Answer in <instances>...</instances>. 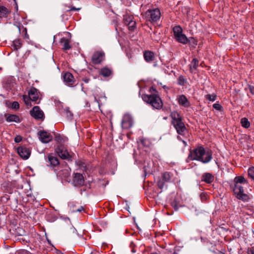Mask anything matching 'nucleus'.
Returning <instances> with one entry per match:
<instances>
[{"label":"nucleus","instance_id":"45","mask_svg":"<svg viewBox=\"0 0 254 254\" xmlns=\"http://www.w3.org/2000/svg\"><path fill=\"white\" fill-rule=\"evenodd\" d=\"M56 138H57L58 141H60L61 140V136H57Z\"/></svg>","mask_w":254,"mask_h":254},{"label":"nucleus","instance_id":"14","mask_svg":"<svg viewBox=\"0 0 254 254\" xmlns=\"http://www.w3.org/2000/svg\"><path fill=\"white\" fill-rule=\"evenodd\" d=\"M28 96L32 101L36 102L39 98V92L36 88H32L28 92Z\"/></svg>","mask_w":254,"mask_h":254},{"label":"nucleus","instance_id":"31","mask_svg":"<svg viewBox=\"0 0 254 254\" xmlns=\"http://www.w3.org/2000/svg\"><path fill=\"white\" fill-rule=\"evenodd\" d=\"M205 97L206 99L210 101H214L216 99V95L215 94H207Z\"/></svg>","mask_w":254,"mask_h":254},{"label":"nucleus","instance_id":"6","mask_svg":"<svg viewBox=\"0 0 254 254\" xmlns=\"http://www.w3.org/2000/svg\"><path fill=\"white\" fill-rule=\"evenodd\" d=\"M133 125L131 117L129 114H125L122 121V127L127 129L131 127Z\"/></svg>","mask_w":254,"mask_h":254},{"label":"nucleus","instance_id":"21","mask_svg":"<svg viewBox=\"0 0 254 254\" xmlns=\"http://www.w3.org/2000/svg\"><path fill=\"white\" fill-rule=\"evenodd\" d=\"M62 43H63V49L64 50H67L71 48V46L69 45V41L66 39L64 38H63L61 40Z\"/></svg>","mask_w":254,"mask_h":254},{"label":"nucleus","instance_id":"3","mask_svg":"<svg viewBox=\"0 0 254 254\" xmlns=\"http://www.w3.org/2000/svg\"><path fill=\"white\" fill-rule=\"evenodd\" d=\"M171 117L172 119V123L178 133L184 135L187 129L184 123L182 122L181 116L177 112L174 111L171 113Z\"/></svg>","mask_w":254,"mask_h":254},{"label":"nucleus","instance_id":"29","mask_svg":"<svg viewBox=\"0 0 254 254\" xmlns=\"http://www.w3.org/2000/svg\"><path fill=\"white\" fill-rule=\"evenodd\" d=\"M21 43L20 40H16L13 41V49L15 50H17L21 47Z\"/></svg>","mask_w":254,"mask_h":254},{"label":"nucleus","instance_id":"35","mask_svg":"<svg viewBox=\"0 0 254 254\" xmlns=\"http://www.w3.org/2000/svg\"><path fill=\"white\" fill-rule=\"evenodd\" d=\"M213 107L217 110H220L222 108V106L219 104L215 103L213 105Z\"/></svg>","mask_w":254,"mask_h":254},{"label":"nucleus","instance_id":"26","mask_svg":"<svg viewBox=\"0 0 254 254\" xmlns=\"http://www.w3.org/2000/svg\"><path fill=\"white\" fill-rule=\"evenodd\" d=\"M101 74L104 76H109L111 74V70L108 68H103L101 70Z\"/></svg>","mask_w":254,"mask_h":254},{"label":"nucleus","instance_id":"33","mask_svg":"<svg viewBox=\"0 0 254 254\" xmlns=\"http://www.w3.org/2000/svg\"><path fill=\"white\" fill-rule=\"evenodd\" d=\"M11 108L14 109H18L19 108V104L17 102H13L11 104Z\"/></svg>","mask_w":254,"mask_h":254},{"label":"nucleus","instance_id":"5","mask_svg":"<svg viewBox=\"0 0 254 254\" xmlns=\"http://www.w3.org/2000/svg\"><path fill=\"white\" fill-rule=\"evenodd\" d=\"M161 16L160 10L157 8H153L147 10L143 14V18L151 22H156L159 20Z\"/></svg>","mask_w":254,"mask_h":254},{"label":"nucleus","instance_id":"47","mask_svg":"<svg viewBox=\"0 0 254 254\" xmlns=\"http://www.w3.org/2000/svg\"><path fill=\"white\" fill-rule=\"evenodd\" d=\"M183 142H184V143L185 144H186V142H185V141H184Z\"/></svg>","mask_w":254,"mask_h":254},{"label":"nucleus","instance_id":"24","mask_svg":"<svg viewBox=\"0 0 254 254\" xmlns=\"http://www.w3.org/2000/svg\"><path fill=\"white\" fill-rule=\"evenodd\" d=\"M173 32L174 36L176 37V36L183 33V29L181 26H176L173 28Z\"/></svg>","mask_w":254,"mask_h":254},{"label":"nucleus","instance_id":"8","mask_svg":"<svg viewBox=\"0 0 254 254\" xmlns=\"http://www.w3.org/2000/svg\"><path fill=\"white\" fill-rule=\"evenodd\" d=\"M31 115L36 119H43L44 114L39 106H35L30 111Z\"/></svg>","mask_w":254,"mask_h":254},{"label":"nucleus","instance_id":"28","mask_svg":"<svg viewBox=\"0 0 254 254\" xmlns=\"http://www.w3.org/2000/svg\"><path fill=\"white\" fill-rule=\"evenodd\" d=\"M248 177L252 180H254V168L253 167H250L248 171Z\"/></svg>","mask_w":254,"mask_h":254},{"label":"nucleus","instance_id":"25","mask_svg":"<svg viewBox=\"0 0 254 254\" xmlns=\"http://www.w3.org/2000/svg\"><path fill=\"white\" fill-rule=\"evenodd\" d=\"M128 18L129 19V22L127 23V25L128 26V28L130 30L132 31L134 30V29L135 28L136 23L134 21L132 20V17H128Z\"/></svg>","mask_w":254,"mask_h":254},{"label":"nucleus","instance_id":"11","mask_svg":"<svg viewBox=\"0 0 254 254\" xmlns=\"http://www.w3.org/2000/svg\"><path fill=\"white\" fill-rule=\"evenodd\" d=\"M17 153L23 159H27L30 155L29 149L26 147H20L17 148Z\"/></svg>","mask_w":254,"mask_h":254},{"label":"nucleus","instance_id":"17","mask_svg":"<svg viewBox=\"0 0 254 254\" xmlns=\"http://www.w3.org/2000/svg\"><path fill=\"white\" fill-rule=\"evenodd\" d=\"M48 162L51 166H56L59 164V161L57 157L52 154H49L48 156Z\"/></svg>","mask_w":254,"mask_h":254},{"label":"nucleus","instance_id":"4","mask_svg":"<svg viewBox=\"0 0 254 254\" xmlns=\"http://www.w3.org/2000/svg\"><path fill=\"white\" fill-rule=\"evenodd\" d=\"M142 98L144 101L149 104L156 109H160L163 107V102L159 96L156 94L143 95Z\"/></svg>","mask_w":254,"mask_h":254},{"label":"nucleus","instance_id":"34","mask_svg":"<svg viewBox=\"0 0 254 254\" xmlns=\"http://www.w3.org/2000/svg\"><path fill=\"white\" fill-rule=\"evenodd\" d=\"M163 180L165 181H169L170 180V178L169 174L168 173H164L163 175Z\"/></svg>","mask_w":254,"mask_h":254},{"label":"nucleus","instance_id":"10","mask_svg":"<svg viewBox=\"0 0 254 254\" xmlns=\"http://www.w3.org/2000/svg\"><path fill=\"white\" fill-rule=\"evenodd\" d=\"M38 135L39 139L43 143H48L52 139L50 133L45 131H39Z\"/></svg>","mask_w":254,"mask_h":254},{"label":"nucleus","instance_id":"42","mask_svg":"<svg viewBox=\"0 0 254 254\" xmlns=\"http://www.w3.org/2000/svg\"><path fill=\"white\" fill-rule=\"evenodd\" d=\"M83 210V208L82 207H80L79 208L77 209L76 211L77 212H81Z\"/></svg>","mask_w":254,"mask_h":254},{"label":"nucleus","instance_id":"15","mask_svg":"<svg viewBox=\"0 0 254 254\" xmlns=\"http://www.w3.org/2000/svg\"><path fill=\"white\" fill-rule=\"evenodd\" d=\"M178 102L180 105L185 107H188L190 106V105L187 97L184 95L179 96L178 97Z\"/></svg>","mask_w":254,"mask_h":254},{"label":"nucleus","instance_id":"12","mask_svg":"<svg viewBox=\"0 0 254 254\" xmlns=\"http://www.w3.org/2000/svg\"><path fill=\"white\" fill-rule=\"evenodd\" d=\"M58 155L63 159H69L71 157L67 151L63 146H60L57 149Z\"/></svg>","mask_w":254,"mask_h":254},{"label":"nucleus","instance_id":"19","mask_svg":"<svg viewBox=\"0 0 254 254\" xmlns=\"http://www.w3.org/2000/svg\"><path fill=\"white\" fill-rule=\"evenodd\" d=\"M144 58L147 62H152L154 59V54L150 51H145L144 53Z\"/></svg>","mask_w":254,"mask_h":254},{"label":"nucleus","instance_id":"2","mask_svg":"<svg viewBox=\"0 0 254 254\" xmlns=\"http://www.w3.org/2000/svg\"><path fill=\"white\" fill-rule=\"evenodd\" d=\"M247 182L246 180L243 176L236 177L234 179V185L233 190L236 196L240 199L245 200L247 195L244 193V189L241 184Z\"/></svg>","mask_w":254,"mask_h":254},{"label":"nucleus","instance_id":"39","mask_svg":"<svg viewBox=\"0 0 254 254\" xmlns=\"http://www.w3.org/2000/svg\"><path fill=\"white\" fill-rule=\"evenodd\" d=\"M247 254H254V250L253 248L248 250Z\"/></svg>","mask_w":254,"mask_h":254},{"label":"nucleus","instance_id":"40","mask_svg":"<svg viewBox=\"0 0 254 254\" xmlns=\"http://www.w3.org/2000/svg\"><path fill=\"white\" fill-rule=\"evenodd\" d=\"M200 196L202 201H204L206 199V196L204 193H201Z\"/></svg>","mask_w":254,"mask_h":254},{"label":"nucleus","instance_id":"43","mask_svg":"<svg viewBox=\"0 0 254 254\" xmlns=\"http://www.w3.org/2000/svg\"><path fill=\"white\" fill-rule=\"evenodd\" d=\"M83 81L85 82V83H88L89 81V78H85Z\"/></svg>","mask_w":254,"mask_h":254},{"label":"nucleus","instance_id":"9","mask_svg":"<svg viewBox=\"0 0 254 254\" xmlns=\"http://www.w3.org/2000/svg\"><path fill=\"white\" fill-rule=\"evenodd\" d=\"M64 83L69 86H72L75 83V80L73 75L69 72H66L63 76Z\"/></svg>","mask_w":254,"mask_h":254},{"label":"nucleus","instance_id":"37","mask_svg":"<svg viewBox=\"0 0 254 254\" xmlns=\"http://www.w3.org/2000/svg\"><path fill=\"white\" fill-rule=\"evenodd\" d=\"M22 140V138L20 136H16L14 138V141L15 142L18 143L21 141Z\"/></svg>","mask_w":254,"mask_h":254},{"label":"nucleus","instance_id":"41","mask_svg":"<svg viewBox=\"0 0 254 254\" xmlns=\"http://www.w3.org/2000/svg\"><path fill=\"white\" fill-rule=\"evenodd\" d=\"M81 8H76L74 6H72L70 9L67 10V11H70V10H76V11H79L80 10Z\"/></svg>","mask_w":254,"mask_h":254},{"label":"nucleus","instance_id":"1","mask_svg":"<svg viewBox=\"0 0 254 254\" xmlns=\"http://www.w3.org/2000/svg\"><path fill=\"white\" fill-rule=\"evenodd\" d=\"M212 155L211 151H206L203 147L199 146L191 151L188 158L191 160H196L203 163H207L212 159Z\"/></svg>","mask_w":254,"mask_h":254},{"label":"nucleus","instance_id":"30","mask_svg":"<svg viewBox=\"0 0 254 254\" xmlns=\"http://www.w3.org/2000/svg\"><path fill=\"white\" fill-rule=\"evenodd\" d=\"M22 98H23L24 102H25V104L27 106H31V102H30L31 100L29 98V96L28 97L26 95H23L22 97Z\"/></svg>","mask_w":254,"mask_h":254},{"label":"nucleus","instance_id":"22","mask_svg":"<svg viewBox=\"0 0 254 254\" xmlns=\"http://www.w3.org/2000/svg\"><path fill=\"white\" fill-rule=\"evenodd\" d=\"M198 61L194 58L190 64V70L191 72H193V70H195L198 65Z\"/></svg>","mask_w":254,"mask_h":254},{"label":"nucleus","instance_id":"48","mask_svg":"<svg viewBox=\"0 0 254 254\" xmlns=\"http://www.w3.org/2000/svg\"><path fill=\"white\" fill-rule=\"evenodd\" d=\"M14 1H15V0H14Z\"/></svg>","mask_w":254,"mask_h":254},{"label":"nucleus","instance_id":"7","mask_svg":"<svg viewBox=\"0 0 254 254\" xmlns=\"http://www.w3.org/2000/svg\"><path fill=\"white\" fill-rule=\"evenodd\" d=\"M84 183L83 175L80 173H75L73 174L72 184L74 186H81Z\"/></svg>","mask_w":254,"mask_h":254},{"label":"nucleus","instance_id":"44","mask_svg":"<svg viewBox=\"0 0 254 254\" xmlns=\"http://www.w3.org/2000/svg\"><path fill=\"white\" fill-rule=\"evenodd\" d=\"M94 99L96 102H98L97 97L96 95H94Z\"/></svg>","mask_w":254,"mask_h":254},{"label":"nucleus","instance_id":"46","mask_svg":"<svg viewBox=\"0 0 254 254\" xmlns=\"http://www.w3.org/2000/svg\"><path fill=\"white\" fill-rule=\"evenodd\" d=\"M132 252H134V250L133 249L132 250Z\"/></svg>","mask_w":254,"mask_h":254},{"label":"nucleus","instance_id":"20","mask_svg":"<svg viewBox=\"0 0 254 254\" xmlns=\"http://www.w3.org/2000/svg\"><path fill=\"white\" fill-rule=\"evenodd\" d=\"M202 181L207 183H210L214 180L213 176L210 173H205L202 176Z\"/></svg>","mask_w":254,"mask_h":254},{"label":"nucleus","instance_id":"38","mask_svg":"<svg viewBox=\"0 0 254 254\" xmlns=\"http://www.w3.org/2000/svg\"><path fill=\"white\" fill-rule=\"evenodd\" d=\"M65 113L66 114V116L68 117V118H71L72 116V114L71 113V112L69 111L68 109H67L66 111H65Z\"/></svg>","mask_w":254,"mask_h":254},{"label":"nucleus","instance_id":"32","mask_svg":"<svg viewBox=\"0 0 254 254\" xmlns=\"http://www.w3.org/2000/svg\"><path fill=\"white\" fill-rule=\"evenodd\" d=\"M141 143L144 146H148L149 145V141L146 138H141L140 139Z\"/></svg>","mask_w":254,"mask_h":254},{"label":"nucleus","instance_id":"23","mask_svg":"<svg viewBox=\"0 0 254 254\" xmlns=\"http://www.w3.org/2000/svg\"><path fill=\"white\" fill-rule=\"evenodd\" d=\"M8 12L9 11L6 7L0 5V17H6Z\"/></svg>","mask_w":254,"mask_h":254},{"label":"nucleus","instance_id":"16","mask_svg":"<svg viewBox=\"0 0 254 254\" xmlns=\"http://www.w3.org/2000/svg\"><path fill=\"white\" fill-rule=\"evenodd\" d=\"M6 121L8 122H14L18 123L20 122L18 116L15 115L6 114L5 115Z\"/></svg>","mask_w":254,"mask_h":254},{"label":"nucleus","instance_id":"27","mask_svg":"<svg viewBox=\"0 0 254 254\" xmlns=\"http://www.w3.org/2000/svg\"><path fill=\"white\" fill-rule=\"evenodd\" d=\"M241 123L242 126L245 128H248L250 126V122L246 118H243L241 119Z\"/></svg>","mask_w":254,"mask_h":254},{"label":"nucleus","instance_id":"36","mask_svg":"<svg viewBox=\"0 0 254 254\" xmlns=\"http://www.w3.org/2000/svg\"><path fill=\"white\" fill-rule=\"evenodd\" d=\"M127 17H132L131 16L126 15L124 16V20L126 24L127 25V23L129 22V19Z\"/></svg>","mask_w":254,"mask_h":254},{"label":"nucleus","instance_id":"13","mask_svg":"<svg viewBox=\"0 0 254 254\" xmlns=\"http://www.w3.org/2000/svg\"><path fill=\"white\" fill-rule=\"evenodd\" d=\"M104 53L101 52H95L92 57V62L94 64H98L100 63L104 57Z\"/></svg>","mask_w":254,"mask_h":254},{"label":"nucleus","instance_id":"18","mask_svg":"<svg viewBox=\"0 0 254 254\" xmlns=\"http://www.w3.org/2000/svg\"><path fill=\"white\" fill-rule=\"evenodd\" d=\"M175 38L178 42L183 44H186L189 42V40L187 36L183 33L176 36Z\"/></svg>","mask_w":254,"mask_h":254}]
</instances>
